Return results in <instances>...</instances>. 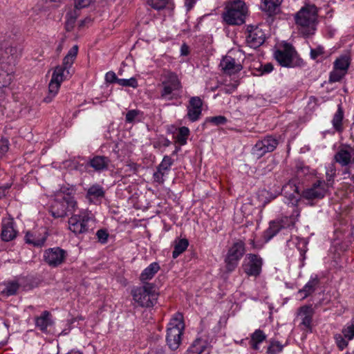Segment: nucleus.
Segmentation results:
<instances>
[{
    "label": "nucleus",
    "instance_id": "1",
    "mask_svg": "<svg viewBox=\"0 0 354 354\" xmlns=\"http://www.w3.org/2000/svg\"><path fill=\"white\" fill-rule=\"evenodd\" d=\"M160 97L162 100H176L181 96L183 85L178 75L171 71H166L161 75L159 84Z\"/></svg>",
    "mask_w": 354,
    "mask_h": 354
},
{
    "label": "nucleus",
    "instance_id": "2",
    "mask_svg": "<svg viewBox=\"0 0 354 354\" xmlns=\"http://www.w3.org/2000/svg\"><path fill=\"white\" fill-rule=\"evenodd\" d=\"M317 10L313 5L303 7L295 17L299 32L304 37L315 34L316 30Z\"/></svg>",
    "mask_w": 354,
    "mask_h": 354
},
{
    "label": "nucleus",
    "instance_id": "3",
    "mask_svg": "<svg viewBox=\"0 0 354 354\" xmlns=\"http://www.w3.org/2000/svg\"><path fill=\"white\" fill-rule=\"evenodd\" d=\"M292 209V214L286 216L279 220L270 223L269 227L264 232L263 237L266 241H269L280 230L288 231L292 228L299 216L300 212L296 206H290Z\"/></svg>",
    "mask_w": 354,
    "mask_h": 354
},
{
    "label": "nucleus",
    "instance_id": "4",
    "mask_svg": "<svg viewBox=\"0 0 354 354\" xmlns=\"http://www.w3.org/2000/svg\"><path fill=\"white\" fill-rule=\"evenodd\" d=\"M223 13L224 21L230 25H241L245 22L248 13V8L242 0L230 2Z\"/></svg>",
    "mask_w": 354,
    "mask_h": 354
},
{
    "label": "nucleus",
    "instance_id": "5",
    "mask_svg": "<svg viewBox=\"0 0 354 354\" xmlns=\"http://www.w3.org/2000/svg\"><path fill=\"white\" fill-rule=\"evenodd\" d=\"M184 327L182 314L176 313L168 324L167 330L166 341L171 349L176 350L180 346Z\"/></svg>",
    "mask_w": 354,
    "mask_h": 354
},
{
    "label": "nucleus",
    "instance_id": "6",
    "mask_svg": "<svg viewBox=\"0 0 354 354\" xmlns=\"http://www.w3.org/2000/svg\"><path fill=\"white\" fill-rule=\"evenodd\" d=\"M133 299L142 307H151L157 301L158 292L153 283H145L142 286L136 287L131 290Z\"/></svg>",
    "mask_w": 354,
    "mask_h": 354
},
{
    "label": "nucleus",
    "instance_id": "7",
    "mask_svg": "<svg viewBox=\"0 0 354 354\" xmlns=\"http://www.w3.org/2000/svg\"><path fill=\"white\" fill-rule=\"evenodd\" d=\"M69 71L64 67L57 66L54 69L48 84V91L44 101L50 103L57 95L61 84L69 76Z\"/></svg>",
    "mask_w": 354,
    "mask_h": 354
},
{
    "label": "nucleus",
    "instance_id": "8",
    "mask_svg": "<svg viewBox=\"0 0 354 354\" xmlns=\"http://www.w3.org/2000/svg\"><path fill=\"white\" fill-rule=\"evenodd\" d=\"M274 56L281 66L290 68L296 64L297 53L292 46L286 43L275 50Z\"/></svg>",
    "mask_w": 354,
    "mask_h": 354
},
{
    "label": "nucleus",
    "instance_id": "9",
    "mask_svg": "<svg viewBox=\"0 0 354 354\" xmlns=\"http://www.w3.org/2000/svg\"><path fill=\"white\" fill-rule=\"evenodd\" d=\"M91 218L88 211L82 210L68 219V229L75 234L85 233L88 230V223Z\"/></svg>",
    "mask_w": 354,
    "mask_h": 354
},
{
    "label": "nucleus",
    "instance_id": "10",
    "mask_svg": "<svg viewBox=\"0 0 354 354\" xmlns=\"http://www.w3.org/2000/svg\"><path fill=\"white\" fill-rule=\"evenodd\" d=\"M245 252V244L241 241H239L232 245L225 259L226 269L228 272H232L236 268Z\"/></svg>",
    "mask_w": 354,
    "mask_h": 354
},
{
    "label": "nucleus",
    "instance_id": "11",
    "mask_svg": "<svg viewBox=\"0 0 354 354\" xmlns=\"http://www.w3.org/2000/svg\"><path fill=\"white\" fill-rule=\"evenodd\" d=\"M263 259L257 254H248L242 264L244 272L250 277H257L261 272Z\"/></svg>",
    "mask_w": 354,
    "mask_h": 354
},
{
    "label": "nucleus",
    "instance_id": "12",
    "mask_svg": "<svg viewBox=\"0 0 354 354\" xmlns=\"http://www.w3.org/2000/svg\"><path fill=\"white\" fill-rule=\"evenodd\" d=\"M351 60L348 55H342L334 62L333 70L330 72L329 80L332 82H339L346 74Z\"/></svg>",
    "mask_w": 354,
    "mask_h": 354
},
{
    "label": "nucleus",
    "instance_id": "13",
    "mask_svg": "<svg viewBox=\"0 0 354 354\" xmlns=\"http://www.w3.org/2000/svg\"><path fill=\"white\" fill-rule=\"evenodd\" d=\"M278 145V140L272 136H266L259 140L252 147V153L257 158L263 156L266 153L274 151Z\"/></svg>",
    "mask_w": 354,
    "mask_h": 354
},
{
    "label": "nucleus",
    "instance_id": "14",
    "mask_svg": "<svg viewBox=\"0 0 354 354\" xmlns=\"http://www.w3.org/2000/svg\"><path fill=\"white\" fill-rule=\"evenodd\" d=\"M245 34V41L251 48H257L265 41L266 35L258 26H248Z\"/></svg>",
    "mask_w": 354,
    "mask_h": 354
},
{
    "label": "nucleus",
    "instance_id": "15",
    "mask_svg": "<svg viewBox=\"0 0 354 354\" xmlns=\"http://www.w3.org/2000/svg\"><path fill=\"white\" fill-rule=\"evenodd\" d=\"M328 188L324 180H317L303 192L302 197L308 201L321 199L324 197Z\"/></svg>",
    "mask_w": 354,
    "mask_h": 354
},
{
    "label": "nucleus",
    "instance_id": "16",
    "mask_svg": "<svg viewBox=\"0 0 354 354\" xmlns=\"http://www.w3.org/2000/svg\"><path fill=\"white\" fill-rule=\"evenodd\" d=\"M66 257V251L59 247L49 248L44 254L45 261L51 267H57L62 264Z\"/></svg>",
    "mask_w": 354,
    "mask_h": 354
},
{
    "label": "nucleus",
    "instance_id": "17",
    "mask_svg": "<svg viewBox=\"0 0 354 354\" xmlns=\"http://www.w3.org/2000/svg\"><path fill=\"white\" fill-rule=\"evenodd\" d=\"M17 236L14 219L10 216L2 218L1 239L3 241L8 242L14 240Z\"/></svg>",
    "mask_w": 354,
    "mask_h": 354
},
{
    "label": "nucleus",
    "instance_id": "18",
    "mask_svg": "<svg viewBox=\"0 0 354 354\" xmlns=\"http://www.w3.org/2000/svg\"><path fill=\"white\" fill-rule=\"evenodd\" d=\"M203 102L199 97H192L187 106V117L191 122H196L200 119L202 112Z\"/></svg>",
    "mask_w": 354,
    "mask_h": 354
},
{
    "label": "nucleus",
    "instance_id": "19",
    "mask_svg": "<svg viewBox=\"0 0 354 354\" xmlns=\"http://www.w3.org/2000/svg\"><path fill=\"white\" fill-rule=\"evenodd\" d=\"M281 192L285 197L288 198L291 206H296L298 202L299 187L297 185V180L292 179L283 185Z\"/></svg>",
    "mask_w": 354,
    "mask_h": 354
},
{
    "label": "nucleus",
    "instance_id": "20",
    "mask_svg": "<svg viewBox=\"0 0 354 354\" xmlns=\"http://www.w3.org/2000/svg\"><path fill=\"white\" fill-rule=\"evenodd\" d=\"M48 236L47 231L45 228L41 229L39 232H27L25 235V241L28 244L32 245L36 247H41L44 245Z\"/></svg>",
    "mask_w": 354,
    "mask_h": 354
},
{
    "label": "nucleus",
    "instance_id": "21",
    "mask_svg": "<svg viewBox=\"0 0 354 354\" xmlns=\"http://www.w3.org/2000/svg\"><path fill=\"white\" fill-rule=\"evenodd\" d=\"M220 66L227 74L232 75L242 70V65L231 56H225L221 60Z\"/></svg>",
    "mask_w": 354,
    "mask_h": 354
},
{
    "label": "nucleus",
    "instance_id": "22",
    "mask_svg": "<svg viewBox=\"0 0 354 354\" xmlns=\"http://www.w3.org/2000/svg\"><path fill=\"white\" fill-rule=\"evenodd\" d=\"M282 2L280 0H261L259 8L267 15L272 17L279 12Z\"/></svg>",
    "mask_w": 354,
    "mask_h": 354
},
{
    "label": "nucleus",
    "instance_id": "23",
    "mask_svg": "<svg viewBox=\"0 0 354 354\" xmlns=\"http://www.w3.org/2000/svg\"><path fill=\"white\" fill-rule=\"evenodd\" d=\"M313 314L314 311L311 306H303L299 308L297 316L301 319V324L305 328H310Z\"/></svg>",
    "mask_w": 354,
    "mask_h": 354
},
{
    "label": "nucleus",
    "instance_id": "24",
    "mask_svg": "<svg viewBox=\"0 0 354 354\" xmlns=\"http://www.w3.org/2000/svg\"><path fill=\"white\" fill-rule=\"evenodd\" d=\"M160 266L157 262L150 263L145 268L140 275V280L143 283H148L147 281L152 279L156 274L160 270Z\"/></svg>",
    "mask_w": 354,
    "mask_h": 354
},
{
    "label": "nucleus",
    "instance_id": "25",
    "mask_svg": "<svg viewBox=\"0 0 354 354\" xmlns=\"http://www.w3.org/2000/svg\"><path fill=\"white\" fill-rule=\"evenodd\" d=\"M53 324L50 314L47 310L42 312L40 316L35 318V326L42 332H46L48 327Z\"/></svg>",
    "mask_w": 354,
    "mask_h": 354
},
{
    "label": "nucleus",
    "instance_id": "26",
    "mask_svg": "<svg viewBox=\"0 0 354 354\" xmlns=\"http://www.w3.org/2000/svg\"><path fill=\"white\" fill-rule=\"evenodd\" d=\"M109 163V158L103 156H96L91 159L89 162L90 166L97 171L106 169Z\"/></svg>",
    "mask_w": 354,
    "mask_h": 354
},
{
    "label": "nucleus",
    "instance_id": "27",
    "mask_svg": "<svg viewBox=\"0 0 354 354\" xmlns=\"http://www.w3.org/2000/svg\"><path fill=\"white\" fill-rule=\"evenodd\" d=\"M318 284V277L316 275L312 276L304 288L298 291V294L301 295L302 299H305L315 290Z\"/></svg>",
    "mask_w": 354,
    "mask_h": 354
},
{
    "label": "nucleus",
    "instance_id": "28",
    "mask_svg": "<svg viewBox=\"0 0 354 354\" xmlns=\"http://www.w3.org/2000/svg\"><path fill=\"white\" fill-rule=\"evenodd\" d=\"M104 193V189L101 185L94 184L87 189L86 198L92 202L93 200L103 198Z\"/></svg>",
    "mask_w": 354,
    "mask_h": 354
},
{
    "label": "nucleus",
    "instance_id": "29",
    "mask_svg": "<svg viewBox=\"0 0 354 354\" xmlns=\"http://www.w3.org/2000/svg\"><path fill=\"white\" fill-rule=\"evenodd\" d=\"M266 339V335L263 330L260 329L256 330L251 335V339L250 342L251 347L254 350H259L260 344L264 342Z\"/></svg>",
    "mask_w": 354,
    "mask_h": 354
},
{
    "label": "nucleus",
    "instance_id": "30",
    "mask_svg": "<svg viewBox=\"0 0 354 354\" xmlns=\"http://www.w3.org/2000/svg\"><path fill=\"white\" fill-rule=\"evenodd\" d=\"M207 347V342L201 339H196L189 347L185 354H202Z\"/></svg>",
    "mask_w": 354,
    "mask_h": 354
},
{
    "label": "nucleus",
    "instance_id": "31",
    "mask_svg": "<svg viewBox=\"0 0 354 354\" xmlns=\"http://www.w3.org/2000/svg\"><path fill=\"white\" fill-rule=\"evenodd\" d=\"M77 46H74L73 48H71L67 55L64 57L62 65L60 66L64 67L69 71L77 56Z\"/></svg>",
    "mask_w": 354,
    "mask_h": 354
},
{
    "label": "nucleus",
    "instance_id": "32",
    "mask_svg": "<svg viewBox=\"0 0 354 354\" xmlns=\"http://www.w3.org/2000/svg\"><path fill=\"white\" fill-rule=\"evenodd\" d=\"M50 212L54 218H62L66 215V209L64 203L55 201L51 206Z\"/></svg>",
    "mask_w": 354,
    "mask_h": 354
},
{
    "label": "nucleus",
    "instance_id": "33",
    "mask_svg": "<svg viewBox=\"0 0 354 354\" xmlns=\"http://www.w3.org/2000/svg\"><path fill=\"white\" fill-rule=\"evenodd\" d=\"M189 245V242L186 239H182L176 242L174 245V250L172 252L174 259L177 258L180 254L186 250Z\"/></svg>",
    "mask_w": 354,
    "mask_h": 354
},
{
    "label": "nucleus",
    "instance_id": "34",
    "mask_svg": "<svg viewBox=\"0 0 354 354\" xmlns=\"http://www.w3.org/2000/svg\"><path fill=\"white\" fill-rule=\"evenodd\" d=\"M351 158V153L345 149L339 150L335 156V161L343 166L346 165L350 162Z\"/></svg>",
    "mask_w": 354,
    "mask_h": 354
},
{
    "label": "nucleus",
    "instance_id": "35",
    "mask_svg": "<svg viewBox=\"0 0 354 354\" xmlns=\"http://www.w3.org/2000/svg\"><path fill=\"white\" fill-rule=\"evenodd\" d=\"M336 175V169L335 164L331 162L326 167V186L329 187L332 186L333 183L334 177Z\"/></svg>",
    "mask_w": 354,
    "mask_h": 354
},
{
    "label": "nucleus",
    "instance_id": "36",
    "mask_svg": "<svg viewBox=\"0 0 354 354\" xmlns=\"http://www.w3.org/2000/svg\"><path fill=\"white\" fill-rule=\"evenodd\" d=\"M344 118L343 111L340 107L338 108L337 112L335 113L332 124L334 129L337 131H342V120Z\"/></svg>",
    "mask_w": 354,
    "mask_h": 354
},
{
    "label": "nucleus",
    "instance_id": "37",
    "mask_svg": "<svg viewBox=\"0 0 354 354\" xmlns=\"http://www.w3.org/2000/svg\"><path fill=\"white\" fill-rule=\"evenodd\" d=\"M283 348V345L279 341L274 339H270L269 341V345L268 346L266 353L267 354H279Z\"/></svg>",
    "mask_w": 354,
    "mask_h": 354
},
{
    "label": "nucleus",
    "instance_id": "38",
    "mask_svg": "<svg viewBox=\"0 0 354 354\" xmlns=\"http://www.w3.org/2000/svg\"><path fill=\"white\" fill-rule=\"evenodd\" d=\"M19 285L16 281H9L5 284V288L2 290L1 292L6 296L14 295L17 293Z\"/></svg>",
    "mask_w": 354,
    "mask_h": 354
},
{
    "label": "nucleus",
    "instance_id": "39",
    "mask_svg": "<svg viewBox=\"0 0 354 354\" xmlns=\"http://www.w3.org/2000/svg\"><path fill=\"white\" fill-rule=\"evenodd\" d=\"M63 203L66 205V212H75L76 211L77 208V203L73 196L66 195L63 198Z\"/></svg>",
    "mask_w": 354,
    "mask_h": 354
},
{
    "label": "nucleus",
    "instance_id": "40",
    "mask_svg": "<svg viewBox=\"0 0 354 354\" xmlns=\"http://www.w3.org/2000/svg\"><path fill=\"white\" fill-rule=\"evenodd\" d=\"M189 135V129L186 127H182L178 129V133L176 135V140L181 145H184L187 143V139Z\"/></svg>",
    "mask_w": 354,
    "mask_h": 354
},
{
    "label": "nucleus",
    "instance_id": "41",
    "mask_svg": "<svg viewBox=\"0 0 354 354\" xmlns=\"http://www.w3.org/2000/svg\"><path fill=\"white\" fill-rule=\"evenodd\" d=\"M342 333L348 340L354 338V317L344 327Z\"/></svg>",
    "mask_w": 354,
    "mask_h": 354
},
{
    "label": "nucleus",
    "instance_id": "42",
    "mask_svg": "<svg viewBox=\"0 0 354 354\" xmlns=\"http://www.w3.org/2000/svg\"><path fill=\"white\" fill-rule=\"evenodd\" d=\"M173 164L172 159L168 156H165L162 162L159 164V165L157 167L158 169L162 171V172L165 173L166 174H168V171L170 170V167Z\"/></svg>",
    "mask_w": 354,
    "mask_h": 354
},
{
    "label": "nucleus",
    "instance_id": "43",
    "mask_svg": "<svg viewBox=\"0 0 354 354\" xmlns=\"http://www.w3.org/2000/svg\"><path fill=\"white\" fill-rule=\"evenodd\" d=\"M118 84L125 87H131L136 88L138 86V80L136 77H131L129 79H120L118 80Z\"/></svg>",
    "mask_w": 354,
    "mask_h": 354
},
{
    "label": "nucleus",
    "instance_id": "44",
    "mask_svg": "<svg viewBox=\"0 0 354 354\" xmlns=\"http://www.w3.org/2000/svg\"><path fill=\"white\" fill-rule=\"evenodd\" d=\"M78 16V13L76 10L68 11L66 15V26L68 29L69 28H72L77 17Z\"/></svg>",
    "mask_w": 354,
    "mask_h": 354
},
{
    "label": "nucleus",
    "instance_id": "45",
    "mask_svg": "<svg viewBox=\"0 0 354 354\" xmlns=\"http://www.w3.org/2000/svg\"><path fill=\"white\" fill-rule=\"evenodd\" d=\"M337 346L340 350H343L348 345V340L342 334H336L334 336Z\"/></svg>",
    "mask_w": 354,
    "mask_h": 354
},
{
    "label": "nucleus",
    "instance_id": "46",
    "mask_svg": "<svg viewBox=\"0 0 354 354\" xmlns=\"http://www.w3.org/2000/svg\"><path fill=\"white\" fill-rule=\"evenodd\" d=\"M147 3L156 10L164 8L168 3V0H147Z\"/></svg>",
    "mask_w": 354,
    "mask_h": 354
},
{
    "label": "nucleus",
    "instance_id": "47",
    "mask_svg": "<svg viewBox=\"0 0 354 354\" xmlns=\"http://www.w3.org/2000/svg\"><path fill=\"white\" fill-rule=\"evenodd\" d=\"M226 118L222 115L207 118L206 119V122H211L215 125L224 124L226 123Z\"/></svg>",
    "mask_w": 354,
    "mask_h": 354
},
{
    "label": "nucleus",
    "instance_id": "48",
    "mask_svg": "<svg viewBox=\"0 0 354 354\" xmlns=\"http://www.w3.org/2000/svg\"><path fill=\"white\" fill-rule=\"evenodd\" d=\"M165 173L162 172L160 169L157 168L156 172H154L153 175V178L154 182L158 183V184H163L165 181V176H167Z\"/></svg>",
    "mask_w": 354,
    "mask_h": 354
},
{
    "label": "nucleus",
    "instance_id": "49",
    "mask_svg": "<svg viewBox=\"0 0 354 354\" xmlns=\"http://www.w3.org/2000/svg\"><path fill=\"white\" fill-rule=\"evenodd\" d=\"M299 246L297 247L298 250L299 251L300 257L301 261H304L306 258L305 254L306 252V241L304 239H301L298 241Z\"/></svg>",
    "mask_w": 354,
    "mask_h": 354
},
{
    "label": "nucleus",
    "instance_id": "50",
    "mask_svg": "<svg viewBox=\"0 0 354 354\" xmlns=\"http://www.w3.org/2000/svg\"><path fill=\"white\" fill-rule=\"evenodd\" d=\"M96 236L98 241L102 243H105L107 241L109 234L106 230H99L97 231Z\"/></svg>",
    "mask_w": 354,
    "mask_h": 354
},
{
    "label": "nucleus",
    "instance_id": "51",
    "mask_svg": "<svg viewBox=\"0 0 354 354\" xmlns=\"http://www.w3.org/2000/svg\"><path fill=\"white\" fill-rule=\"evenodd\" d=\"M8 149V140L6 139H1L0 140V158L6 153Z\"/></svg>",
    "mask_w": 354,
    "mask_h": 354
},
{
    "label": "nucleus",
    "instance_id": "52",
    "mask_svg": "<svg viewBox=\"0 0 354 354\" xmlns=\"http://www.w3.org/2000/svg\"><path fill=\"white\" fill-rule=\"evenodd\" d=\"M93 0H75V8L82 9L88 6Z\"/></svg>",
    "mask_w": 354,
    "mask_h": 354
},
{
    "label": "nucleus",
    "instance_id": "53",
    "mask_svg": "<svg viewBox=\"0 0 354 354\" xmlns=\"http://www.w3.org/2000/svg\"><path fill=\"white\" fill-rule=\"evenodd\" d=\"M324 48L321 46H318L315 48L310 49V57L312 59H315L319 55L324 54Z\"/></svg>",
    "mask_w": 354,
    "mask_h": 354
},
{
    "label": "nucleus",
    "instance_id": "54",
    "mask_svg": "<svg viewBox=\"0 0 354 354\" xmlns=\"http://www.w3.org/2000/svg\"><path fill=\"white\" fill-rule=\"evenodd\" d=\"M105 80L109 83H117L119 78L117 77L116 74L113 71L107 72L105 75Z\"/></svg>",
    "mask_w": 354,
    "mask_h": 354
},
{
    "label": "nucleus",
    "instance_id": "55",
    "mask_svg": "<svg viewBox=\"0 0 354 354\" xmlns=\"http://www.w3.org/2000/svg\"><path fill=\"white\" fill-rule=\"evenodd\" d=\"M138 111L136 110H130L126 114V121L127 122H132L138 116Z\"/></svg>",
    "mask_w": 354,
    "mask_h": 354
},
{
    "label": "nucleus",
    "instance_id": "56",
    "mask_svg": "<svg viewBox=\"0 0 354 354\" xmlns=\"http://www.w3.org/2000/svg\"><path fill=\"white\" fill-rule=\"evenodd\" d=\"M238 86V83H234L232 84L227 85L225 88H222L221 91L224 93H232L234 92Z\"/></svg>",
    "mask_w": 354,
    "mask_h": 354
},
{
    "label": "nucleus",
    "instance_id": "57",
    "mask_svg": "<svg viewBox=\"0 0 354 354\" xmlns=\"http://www.w3.org/2000/svg\"><path fill=\"white\" fill-rule=\"evenodd\" d=\"M261 73H269L273 70V65L271 63H267L261 66Z\"/></svg>",
    "mask_w": 354,
    "mask_h": 354
},
{
    "label": "nucleus",
    "instance_id": "58",
    "mask_svg": "<svg viewBox=\"0 0 354 354\" xmlns=\"http://www.w3.org/2000/svg\"><path fill=\"white\" fill-rule=\"evenodd\" d=\"M196 1L197 0H185V3L187 10L192 9Z\"/></svg>",
    "mask_w": 354,
    "mask_h": 354
},
{
    "label": "nucleus",
    "instance_id": "59",
    "mask_svg": "<svg viewBox=\"0 0 354 354\" xmlns=\"http://www.w3.org/2000/svg\"><path fill=\"white\" fill-rule=\"evenodd\" d=\"M6 53H9L13 57L14 55L17 53V48L15 47H9L6 50Z\"/></svg>",
    "mask_w": 354,
    "mask_h": 354
},
{
    "label": "nucleus",
    "instance_id": "60",
    "mask_svg": "<svg viewBox=\"0 0 354 354\" xmlns=\"http://www.w3.org/2000/svg\"><path fill=\"white\" fill-rule=\"evenodd\" d=\"M180 52L182 55H187L189 53L188 46L185 44L182 45L180 48Z\"/></svg>",
    "mask_w": 354,
    "mask_h": 354
},
{
    "label": "nucleus",
    "instance_id": "61",
    "mask_svg": "<svg viewBox=\"0 0 354 354\" xmlns=\"http://www.w3.org/2000/svg\"><path fill=\"white\" fill-rule=\"evenodd\" d=\"M66 354H82V353L77 351H71Z\"/></svg>",
    "mask_w": 354,
    "mask_h": 354
},
{
    "label": "nucleus",
    "instance_id": "62",
    "mask_svg": "<svg viewBox=\"0 0 354 354\" xmlns=\"http://www.w3.org/2000/svg\"><path fill=\"white\" fill-rule=\"evenodd\" d=\"M163 145H164V146L167 147V146H169L170 145V141L168 140L167 139H165L164 140V144Z\"/></svg>",
    "mask_w": 354,
    "mask_h": 354
},
{
    "label": "nucleus",
    "instance_id": "63",
    "mask_svg": "<svg viewBox=\"0 0 354 354\" xmlns=\"http://www.w3.org/2000/svg\"><path fill=\"white\" fill-rule=\"evenodd\" d=\"M250 244L253 248H255L254 241V240L250 239Z\"/></svg>",
    "mask_w": 354,
    "mask_h": 354
},
{
    "label": "nucleus",
    "instance_id": "64",
    "mask_svg": "<svg viewBox=\"0 0 354 354\" xmlns=\"http://www.w3.org/2000/svg\"><path fill=\"white\" fill-rule=\"evenodd\" d=\"M62 50V46L61 44L58 46L57 48V50Z\"/></svg>",
    "mask_w": 354,
    "mask_h": 354
}]
</instances>
